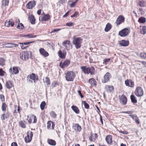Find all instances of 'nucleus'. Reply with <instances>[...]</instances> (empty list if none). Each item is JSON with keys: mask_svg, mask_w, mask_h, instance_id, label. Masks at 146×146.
Listing matches in <instances>:
<instances>
[{"mask_svg": "<svg viewBox=\"0 0 146 146\" xmlns=\"http://www.w3.org/2000/svg\"><path fill=\"white\" fill-rule=\"evenodd\" d=\"M67 52L66 51L62 52L61 50H59L58 52V55L59 57L62 59H65L66 58Z\"/></svg>", "mask_w": 146, "mask_h": 146, "instance_id": "b1692460", "label": "nucleus"}, {"mask_svg": "<svg viewBox=\"0 0 146 146\" xmlns=\"http://www.w3.org/2000/svg\"><path fill=\"white\" fill-rule=\"evenodd\" d=\"M37 35H34L33 34H29L27 35V36L29 38H34L36 37Z\"/></svg>", "mask_w": 146, "mask_h": 146, "instance_id": "5fc2aeb1", "label": "nucleus"}, {"mask_svg": "<svg viewBox=\"0 0 146 146\" xmlns=\"http://www.w3.org/2000/svg\"><path fill=\"white\" fill-rule=\"evenodd\" d=\"M62 44L67 50H70L72 48V45L69 40H64Z\"/></svg>", "mask_w": 146, "mask_h": 146, "instance_id": "39448f33", "label": "nucleus"}, {"mask_svg": "<svg viewBox=\"0 0 146 146\" xmlns=\"http://www.w3.org/2000/svg\"><path fill=\"white\" fill-rule=\"evenodd\" d=\"M33 119V123H35L36 122L37 118L35 115L33 114L31 115H27L26 120L29 124L32 123Z\"/></svg>", "mask_w": 146, "mask_h": 146, "instance_id": "6e6552de", "label": "nucleus"}, {"mask_svg": "<svg viewBox=\"0 0 146 146\" xmlns=\"http://www.w3.org/2000/svg\"><path fill=\"white\" fill-rule=\"evenodd\" d=\"M134 120L137 124H139L140 123L139 119V117H137V116L135 117V118Z\"/></svg>", "mask_w": 146, "mask_h": 146, "instance_id": "680f3d73", "label": "nucleus"}, {"mask_svg": "<svg viewBox=\"0 0 146 146\" xmlns=\"http://www.w3.org/2000/svg\"><path fill=\"white\" fill-rule=\"evenodd\" d=\"M5 86L8 89H10L13 87L14 85L13 82L11 80L6 81L5 82Z\"/></svg>", "mask_w": 146, "mask_h": 146, "instance_id": "aec40b11", "label": "nucleus"}, {"mask_svg": "<svg viewBox=\"0 0 146 146\" xmlns=\"http://www.w3.org/2000/svg\"><path fill=\"white\" fill-rule=\"evenodd\" d=\"M119 101L120 103L123 105H125L127 102V98L126 96L123 94L119 96Z\"/></svg>", "mask_w": 146, "mask_h": 146, "instance_id": "ddd939ff", "label": "nucleus"}, {"mask_svg": "<svg viewBox=\"0 0 146 146\" xmlns=\"http://www.w3.org/2000/svg\"><path fill=\"white\" fill-rule=\"evenodd\" d=\"M2 7L4 6H8L9 3V0H2Z\"/></svg>", "mask_w": 146, "mask_h": 146, "instance_id": "ea45409f", "label": "nucleus"}, {"mask_svg": "<svg viewBox=\"0 0 146 146\" xmlns=\"http://www.w3.org/2000/svg\"><path fill=\"white\" fill-rule=\"evenodd\" d=\"M137 4L140 7H144L146 6V2L143 0H139L137 2Z\"/></svg>", "mask_w": 146, "mask_h": 146, "instance_id": "7c9ffc66", "label": "nucleus"}, {"mask_svg": "<svg viewBox=\"0 0 146 146\" xmlns=\"http://www.w3.org/2000/svg\"><path fill=\"white\" fill-rule=\"evenodd\" d=\"M46 104L45 102L43 101H42L41 103L40 104V108L41 110H43L44 108L46 106Z\"/></svg>", "mask_w": 146, "mask_h": 146, "instance_id": "c03bdc74", "label": "nucleus"}, {"mask_svg": "<svg viewBox=\"0 0 146 146\" xmlns=\"http://www.w3.org/2000/svg\"><path fill=\"white\" fill-rule=\"evenodd\" d=\"M78 92L79 95L80 96L81 98H83L84 97V96L81 93V91L80 90H78Z\"/></svg>", "mask_w": 146, "mask_h": 146, "instance_id": "338daca9", "label": "nucleus"}, {"mask_svg": "<svg viewBox=\"0 0 146 146\" xmlns=\"http://www.w3.org/2000/svg\"><path fill=\"white\" fill-rule=\"evenodd\" d=\"M5 73V72L3 71L2 68H0V76H4Z\"/></svg>", "mask_w": 146, "mask_h": 146, "instance_id": "6e6d98bb", "label": "nucleus"}, {"mask_svg": "<svg viewBox=\"0 0 146 146\" xmlns=\"http://www.w3.org/2000/svg\"><path fill=\"white\" fill-rule=\"evenodd\" d=\"M24 28V26L21 23H19L18 24L17 28L19 29H22Z\"/></svg>", "mask_w": 146, "mask_h": 146, "instance_id": "49530a36", "label": "nucleus"}, {"mask_svg": "<svg viewBox=\"0 0 146 146\" xmlns=\"http://www.w3.org/2000/svg\"><path fill=\"white\" fill-rule=\"evenodd\" d=\"M82 104L84 105L85 108L86 109H88L89 108L90 106L85 101H82Z\"/></svg>", "mask_w": 146, "mask_h": 146, "instance_id": "37998d69", "label": "nucleus"}, {"mask_svg": "<svg viewBox=\"0 0 146 146\" xmlns=\"http://www.w3.org/2000/svg\"><path fill=\"white\" fill-rule=\"evenodd\" d=\"M112 26L110 23H108L106 25V27L104 29V31L106 32H108L111 28Z\"/></svg>", "mask_w": 146, "mask_h": 146, "instance_id": "f704fd0d", "label": "nucleus"}, {"mask_svg": "<svg viewBox=\"0 0 146 146\" xmlns=\"http://www.w3.org/2000/svg\"><path fill=\"white\" fill-rule=\"evenodd\" d=\"M111 77L110 74L109 72H107L104 75V80L102 82L103 83H105L110 81V78Z\"/></svg>", "mask_w": 146, "mask_h": 146, "instance_id": "a211bd4d", "label": "nucleus"}, {"mask_svg": "<svg viewBox=\"0 0 146 146\" xmlns=\"http://www.w3.org/2000/svg\"><path fill=\"white\" fill-rule=\"evenodd\" d=\"M8 106L7 105L5 102H3L2 103L1 106V110L5 112L8 109Z\"/></svg>", "mask_w": 146, "mask_h": 146, "instance_id": "e433bc0d", "label": "nucleus"}, {"mask_svg": "<svg viewBox=\"0 0 146 146\" xmlns=\"http://www.w3.org/2000/svg\"><path fill=\"white\" fill-rule=\"evenodd\" d=\"M119 44L122 46H126L129 45V41L128 40H122L119 42Z\"/></svg>", "mask_w": 146, "mask_h": 146, "instance_id": "a878e982", "label": "nucleus"}, {"mask_svg": "<svg viewBox=\"0 0 146 146\" xmlns=\"http://www.w3.org/2000/svg\"><path fill=\"white\" fill-rule=\"evenodd\" d=\"M125 18L122 15H119L117 18L115 23L118 26L125 21Z\"/></svg>", "mask_w": 146, "mask_h": 146, "instance_id": "9b49d317", "label": "nucleus"}, {"mask_svg": "<svg viewBox=\"0 0 146 146\" xmlns=\"http://www.w3.org/2000/svg\"><path fill=\"white\" fill-rule=\"evenodd\" d=\"M76 76L75 73L72 71H67L65 74V78L68 81H73Z\"/></svg>", "mask_w": 146, "mask_h": 146, "instance_id": "f03ea898", "label": "nucleus"}, {"mask_svg": "<svg viewBox=\"0 0 146 146\" xmlns=\"http://www.w3.org/2000/svg\"><path fill=\"white\" fill-rule=\"evenodd\" d=\"M141 30V32L142 34H145L146 33V26H143Z\"/></svg>", "mask_w": 146, "mask_h": 146, "instance_id": "de8ad7c7", "label": "nucleus"}, {"mask_svg": "<svg viewBox=\"0 0 146 146\" xmlns=\"http://www.w3.org/2000/svg\"><path fill=\"white\" fill-rule=\"evenodd\" d=\"M146 21V19L145 17H141L138 20V22L140 23H144Z\"/></svg>", "mask_w": 146, "mask_h": 146, "instance_id": "a19ab883", "label": "nucleus"}, {"mask_svg": "<svg viewBox=\"0 0 146 146\" xmlns=\"http://www.w3.org/2000/svg\"><path fill=\"white\" fill-rule=\"evenodd\" d=\"M11 146H18L17 143L13 142L11 144Z\"/></svg>", "mask_w": 146, "mask_h": 146, "instance_id": "774afa93", "label": "nucleus"}, {"mask_svg": "<svg viewBox=\"0 0 146 146\" xmlns=\"http://www.w3.org/2000/svg\"><path fill=\"white\" fill-rule=\"evenodd\" d=\"M119 132L120 133H121L124 134H127L128 133V131L126 130L123 131H119Z\"/></svg>", "mask_w": 146, "mask_h": 146, "instance_id": "0e129e2a", "label": "nucleus"}, {"mask_svg": "<svg viewBox=\"0 0 146 146\" xmlns=\"http://www.w3.org/2000/svg\"><path fill=\"white\" fill-rule=\"evenodd\" d=\"M125 85L130 88H133L134 86V82L131 79H127L125 81Z\"/></svg>", "mask_w": 146, "mask_h": 146, "instance_id": "2eb2a0df", "label": "nucleus"}, {"mask_svg": "<svg viewBox=\"0 0 146 146\" xmlns=\"http://www.w3.org/2000/svg\"><path fill=\"white\" fill-rule=\"evenodd\" d=\"M5 60L3 58H0V65L2 66L5 64Z\"/></svg>", "mask_w": 146, "mask_h": 146, "instance_id": "8fccbe9b", "label": "nucleus"}, {"mask_svg": "<svg viewBox=\"0 0 146 146\" xmlns=\"http://www.w3.org/2000/svg\"><path fill=\"white\" fill-rule=\"evenodd\" d=\"M3 46L5 48H12L17 46V44L10 43H6L3 44Z\"/></svg>", "mask_w": 146, "mask_h": 146, "instance_id": "4be33fe9", "label": "nucleus"}, {"mask_svg": "<svg viewBox=\"0 0 146 146\" xmlns=\"http://www.w3.org/2000/svg\"><path fill=\"white\" fill-rule=\"evenodd\" d=\"M14 22L13 21H11L9 20H7L5 24V25L7 27H13L14 26Z\"/></svg>", "mask_w": 146, "mask_h": 146, "instance_id": "393cba45", "label": "nucleus"}, {"mask_svg": "<svg viewBox=\"0 0 146 146\" xmlns=\"http://www.w3.org/2000/svg\"><path fill=\"white\" fill-rule=\"evenodd\" d=\"M45 82L47 86L50 85V81L49 78L48 77L45 78Z\"/></svg>", "mask_w": 146, "mask_h": 146, "instance_id": "09e8293b", "label": "nucleus"}, {"mask_svg": "<svg viewBox=\"0 0 146 146\" xmlns=\"http://www.w3.org/2000/svg\"><path fill=\"white\" fill-rule=\"evenodd\" d=\"M29 20L31 24H34L35 23V19L33 15H31L29 16Z\"/></svg>", "mask_w": 146, "mask_h": 146, "instance_id": "58836bf2", "label": "nucleus"}, {"mask_svg": "<svg viewBox=\"0 0 146 146\" xmlns=\"http://www.w3.org/2000/svg\"><path fill=\"white\" fill-rule=\"evenodd\" d=\"M79 13L78 11H75L74 14L71 15L70 17L71 18L76 17L77 18L78 16H79Z\"/></svg>", "mask_w": 146, "mask_h": 146, "instance_id": "a18cd8bd", "label": "nucleus"}, {"mask_svg": "<svg viewBox=\"0 0 146 146\" xmlns=\"http://www.w3.org/2000/svg\"><path fill=\"white\" fill-rule=\"evenodd\" d=\"M47 127L48 129H54L55 123L51 121H48L47 123Z\"/></svg>", "mask_w": 146, "mask_h": 146, "instance_id": "f3484780", "label": "nucleus"}, {"mask_svg": "<svg viewBox=\"0 0 146 146\" xmlns=\"http://www.w3.org/2000/svg\"><path fill=\"white\" fill-rule=\"evenodd\" d=\"M36 4V1L34 0L29 2L26 5L27 8L28 9H32L34 7Z\"/></svg>", "mask_w": 146, "mask_h": 146, "instance_id": "f8f14e48", "label": "nucleus"}, {"mask_svg": "<svg viewBox=\"0 0 146 146\" xmlns=\"http://www.w3.org/2000/svg\"><path fill=\"white\" fill-rule=\"evenodd\" d=\"M40 54L44 57H47L49 55L48 52L46 51L43 48H40L39 50Z\"/></svg>", "mask_w": 146, "mask_h": 146, "instance_id": "412c9836", "label": "nucleus"}, {"mask_svg": "<svg viewBox=\"0 0 146 146\" xmlns=\"http://www.w3.org/2000/svg\"><path fill=\"white\" fill-rule=\"evenodd\" d=\"M61 29H54L52 30L50 33V34H52L53 33H54L55 32H57L59 31Z\"/></svg>", "mask_w": 146, "mask_h": 146, "instance_id": "13d9d810", "label": "nucleus"}, {"mask_svg": "<svg viewBox=\"0 0 146 146\" xmlns=\"http://www.w3.org/2000/svg\"><path fill=\"white\" fill-rule=\"evenodd\" d=\"M98 135L97 133H91L89 137V139L91 141H95L96 139L98 137Z\"/></svg>", "mask_w": 146, "mask_h": 146, "instance_id": "5701e85b", "label": "nucleus"}, {"mask_svg": "<svg viewBox=\"0 0 146 146\" xmlns=\"http://www.w3.org/2000/svg\"><path fill=\"white\" fill-rule=\"evenodd\" d=\"M134 94L137 97L142 96L143 95L144 92L142 88L139 86L137 87L134 92Z\"/></svg>", "mask_w": 146, "mask_h": 146, "instance_id": "423d86ee", "label": "nucleus"}, {"mask_svg": "<svg viewBox=\"0 0 146 146\" xmlns=\"http://www.w3.org/2000/svg\"><path fill=\"white\" fill-rule=\"evenodd\" d=\"M140 56L143 59H145L146 58V53L144 52H141L140 54Z\"/></svg>", "mask_w": 146, "mask_h": 146, "instance_id": "603ef678", "label": "nucleus"}, {"mask_svg": "<svg viewBox=\"0 0 146 146\" xmlns=\"http://www.w3.org/2000/svg\"><path fill=\"white\" fill-rule=\"evenodd\" d=\"M89 83L90 85L93 86H95L97 85V83L95 80L93 78H92L89 80Z\"/></svg>", "mask_w": 146, "mask_h": 146, "instance_id": "c756f323", "label": "nucleus"}, {"mask_svg": "<svg viewBox=\"0 0 146 146\" xmlns=\"http://www.w3.org/2000/svg\"><path fill=\"white\" fill-rule=\"evenodd\" d=\"M25 54L26 55V59H27L29 58H30L32 56V52L30 51H25Z\"/></svg>", "mask_w": 146, "mask_h": 146, "instance_id": "4c0bfd02", "label": "nucleus"}, {"mask_svg": "<svg viewBox=\"0 0 146 146\" xmlns=\"http://www.w3.org/2000/svg\"><path fill=\"white\" fill-rule=\"evenodd\" d=\"M70 63V60L69 59H66L60 62L59 66L62 69L68 66Z\"/></svg>", "mask_w": 146, "mask_h": 146, "instance_id": "1a4fd4ad", "label": "nucleus"}, {"mask_svg": "<svg viewBox=\"0 0 146 146\" xmlns=\"http://www.w3.org/2000/svg\"><path fill=\"white\" fill-rule=\"evenodd\" d=\"M10 115L11 113L9 111H7L1 115V119L2 121H4L6 119L9 118Z\"/></svg>", "mask_w": 146, "mask_h": 146, "instance_id": "6ab92c4d", "label": "nucleus"}, {"mask_svg": "<svg viewBox=\"0 0 146 146\" xmlns=\"http://www.w3.org/2000/svg\"><path fill=\"white\" fill-rule=\"evenodd\" d=\"M0 99L2 102H4L5 101V97L4 96L3 94H1L0 95Z\"/></svg>", "mask_w": 146, "mask_h": 146, "instance_id": "864d4df0", "label": "nucleus"}, {"mask_svg": "<svg viewBox=\"0 0 146 146\" xmlns=\"http://www.w3.org/2000/svg\"><path fill=\"white\" fill-rule=\"evenodd\" d=\"M50 18V15L48 14H45L41 17V21H46L48 20Z\"/></svg>", "mask_w": 146, "mask_h": 146, "instance_id": "c85d7f7f", "label": "nucleus"}, {"mask_svg": "<svg viewBox=\"0 0 146 146\" xmlns=\"http://www.w3.org/2000/svg\"><path fill=\"white\" fill-rule=\"evenodd\" d=\"M129 33V30L126 28L119 31V35L121 37H124L127 36Z\"/></svg>", "mask_w": 146, "mask_h": 146, "instance_id": "9d476101", "label": "nucleus"}, {"mask_svg": "<svg viewBox=\"0 0 146 146\" xmlns=\"http://www.w3.org/2000/svg\"><path fill=\"white\" fill-rule=\"evenodd\" d=\"M110 60V58H108L107 59H105L104 60V63L105 64V65L107 64V62H109Z\"/></svg>", "mask_w": 146, "mask_h": 146, "instance_id": "052dcab7", "label": "nucleus"}, {"mask_svg": "<svg viewBox=\"0 0 146 146\" xmlns=\"http://www.w3.org/2000/svg\"><path fill=\"white\" fill-rule=\"evenodd\" d=\"M105 140L108 144L111 145L113 143L112 135H107L106 137Z\"/></svg>", "mask_w": 146, "mask_h": 146, "instance_id": "dca6fc26", "label": "nucleus"}, {"mask_svg": "<svg viewBox=\"0 0 146 146\" xmlns=\"http://www.w3.org/2000/svg\"><path fill=\"white\" fill-rule=\"evenodd\" d=\"M71 108L76 113L79 114L80 113V110L77 107L73 105L71 106Z\"/></svg>", "mask_w": 146, "mask_h": 146, "instance_id": "2f4dec72", "label": "nucleus"}, {"mask_svg": "<svg viewBox=\"0 0 146 146\" xmlns=\"http://www.w3.org/2000/svg\"><path fill=\"white\" fill-rule=\"evenodd\" d=\"M82 39L80 37L74 38L72 41V43L75 45L76 49L80 48L82 46Z\"/></svg>", "mask_w": 146, "mask_h": 146, "instance_id": "7ed1b4c3", "label": "nucleus"}, {"mask_svg": "<svg viewBox=\"0 0 146 146\" xmlns=\"http://www.w3.org/2000/svg\"><path fill=\"white\" fill-rule=\"evenodd\" d=\"M47 143L49 145L52 146H55L56 144V141L52 139H48Z\"/></svg>", "mask_w": 146, "mask_h": 146, "instance_id": "473e14b6", "label": "nucleus"}, {"mask_svg": "<svg viewBox=\"0 0 146 146\" xmlns=\"http://www.w3.org/2000/svg\"><path fill=\"white\" fill-rule=\"evenodd\" d=\"M77 2V1H76V0L75 2H73L70 5V7H74L76 5Z\"/></svg>", "mask_w": 146, "mask_h": 146, "instance_id": "69168bd1", "label": "nucleus"}, {"mask_svg": "<svg viewBox=\"0 0 146 146\" xmlns=\"http://www.w3.org/2000/svg\"><path fill=\"white\" fill-rule=\"evenodd\" d=\"M105 90L108 92H111L114 90V88L113 86L107 85L105 88Z\"/></svg>", "mask_w": 146, "mask_h": 146, "instance_id": "cd10ccee", "label": "nucleus"}, {"mask_svg": "<svg viewBox=\"0 0 146 146\" xmlns=\"http://www.w3.org/2000/svg\"><path fill=\"white\" fill-rule=\"evenodd\" d=\"M74 23L72 22H69L66 24V25L68 27H71L74 26Z\"/></svg>", "mask_w": 146, "mask_h": 146, "instance_id": "4d7b16f0", "label": "nucleus"}, {"mask_svg": "<svg viewBox=\"0 0 146 146\" xmlns=\"http://www.w3.org/2000/svg\"><path fill=\"white\" fill-rule=\"evenodd\" d=\"M130 98L132 103L136 104L137 102V98L134 95H131L130 96Z\"/></svg>", "mask_w": 146, "mask_h": 146, "instance_id": "72a5a7b5", "label": "nucleus"}, {"mask_svg": "<svg viewBox=\"0 0 146 146\" xmlns=\"http://www.w3.org/2000/svg\"><path fill=\"white\" fill-rule=\"evenodd\" d=\"M33 136V133L32 131H28L27 133V136L24 138L25 141L26 143L31 142Z\"/></svg>", "mask_w": 146, "mask_h": 146, "instance_id": "0eeeda50", "label": "nucleus"}, {"mask_svg": "<svg viewBox=\"0 0 146 146\" xmlns=\"http://www.w3.org/2000/svg\"><path fill=\"white\" fill-rule=\"evenodd\" d=\"M20 44L21 45L20 46L21 47V48L23 49H25L26 48L28 47V46H24V44L22 43H20Z\"/></svg>", "mask_w": 146, "mask_h": 146, "instance_id": "e2e57ef3", "label": "nucleus"}, {"mask_svg": "<svg viewBox=\"0 0 146 146\" xmlns=\"http://www.w3.org/2000/svg\"><path fill=\"white\" fill-rule=\"evenodd\" d=\"M20 68L19 67L14 66L12 68L11 67L9 68V71L11 74H16L19 73V70Z\"/></svg>", "mask_w": 146, "mask_h": 146, "instance_id": "4468645a", "label": "nucleus"}, {"mask_svg": "<svg viewBox=\"0 0 146 146\" xmlns=\"http://www.w3.org/2000/svg\"><path fill=\"white\" fill-rule=\"evenodd\" d=\"M50 116L53 118H55L56 117L57 115L55 113V112L53 111H52L50 113Z\"/></svg>", "mask_w": 146, "mask_h": 146, "instance_id": "3c124183", "label": "nucleus"}, {"mask_svg": "<svg viewBox=\"0 0 146 146\" xmlns=\"http://www.w3.org/2000/svg\"><path fill=\"white\" fill-rule=\"evenodd\" d=\"M71 11V9H70L69 10L68 12H67L63 16V18H66V17H67L69 15V13Z\"/></svg>", "mask_w": 146, "mask_h": 146, "instance_id": "bf43d9fd", "label": "nucleus"}, {"mask_svg": "<svg viewBox=\"0 0 146 146\" xmlns=\"http://www.w3.org/2000/svg\"><path fill=\"white\" fill-rule=\"evenodd\" d=\"M75 130H77L78 131H80L82 130V128L80 125H79L78 123H76L75 124Z\"/></svg>", "mask_w": 146, "mask_h": 146, "instance_id": "79ce46f5", "label": "nucleus"}, {"mask_svg": "<svg viewBox=\"0 0 146 146\" xmlns=\"http://www.w3.org/2000/svg\"><path fill=\"white\" fill-rule=\"evenodd\" d=\"M27 78L30 82H33V81L34 83H36L38 80V77L37 75H36L35 74L32 73L29 74L27 76Z\"/></svg>", "mask_w": 146, "mask_h": 146, "instance_id": "20e7f679", "label": "nucleus"}, {"mask_svg": "<svg viewBox=\"0 0 146 146\" xmlns=\"http://www.w3.org/2000/svg\"><path fill=\"white\" fill-rule=\"evenodd\" d=\"M27 123L25 120H21L19 122V126L22 128L25 129L27 127Z\"/></svg>", "mask_w": 146, "mask_h": 146, "instance_id": "bb28decb", "label": "nucleus"}, {"mask_svg": "<svg viewBox=\"0 0 146 146\" xmlns=\"http://www.w3.org/2000/svg\"><path fill=\"white\" fill-rule=\"evenodd\" d=\"M80 68L82 72L85 74L94 75L95 72V68L92 66L89 67L87 66H81Z\"/></svg>", "mask_w": 146, "mask_h": 146, "instance_id": "f257e3e1", "label": "nucleus"}, {"mask_svg": "<svg viewBox=\"0 0 146 146\" xmlns=\"http://www.w3.org/2000/svg\"><path fill=\"white\" fill-rule=\"evenodd\" d=\"M25 51L21 52L20 54V57L21 59L25 60H27Z\"/></svg>", "mask_w": 146, "mask_h": 146, "instance_id": "c9c22d12", "label": "nucleus"}]
</instances>
